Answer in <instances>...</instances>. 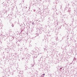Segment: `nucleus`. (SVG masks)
<instances>
[{"instance_id": "f257e3e1", "label": "nucleus", "mask_w": 77, "mask_h": 77, "mask_svg": "<svg viewBox=\"0 0 77 77\" xmlns=\"http://www.w3.org/2000/svg\"><path fill=\"white\" fill-rule=\"evenodd\" d=\"M44 75H45V74H43V75H42V76H41V77H44Z\"/></svg>"}]
</instances>
